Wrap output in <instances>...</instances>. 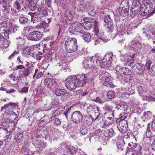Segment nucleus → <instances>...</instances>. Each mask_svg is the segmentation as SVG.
<instances>
[{
    "mask_svg": "<svg viewBox=\"0 0 155 155\" xmlns=\"http://www.w3.org/2000/svg\"><path fill=\"white\" fill-rule=\"evenodd\" d=\"M153 10V5L149 0H144L139 10L140 14L142 15H148L150 17L154 14V12Z\"/></svg>",
    "mask_w": 155,
    "mask_h": 155,
    "instance_id": "nucleus-1",
    "label": "nucleus"
},
{
    "mask_svg": "<svg viewBox=\"0 0 155 155\" xmlns=\"http://www.w3.org/2000/svg\"><path fill=\"white\" fill-rule=\"evenodd\" d=\"M36 12H29L28 15L31 17V21L34 23L44 19L45 17L48 15L47 9L46 8L38 9Z\"/></svg>",
    "mask_w": 155,
    "mask_h": 155,
    "instance_id": "nucleus-2",
    "label": "nucleus"
},
{
    "mask_svg": "<svg viewBox=\"0 0 155 155\" xmlns=\"http://www.w3.org/2000/svg\"><path fill=\"white\" fill-rule=\"evenodd\" d=\"M84 20L85 22L84 23H81L82 24V28L84 27V29L89 30L93 27L96 35H97L99 34L98 24L94 19L91 18H84Z\"/></svg>",
    "mask_w": 155,
    "mask_h": 155,
    "instance_id": "nucleus-3",
    "label": "nucleus"
},
{
    "mask_svg": "<svg viewBox=\"0 0 155 155\" xmlns=\"http://www.w3.org/2000/svg\"><path fill=\"white\" fill-rule=\"evenodd\" d=\"M100 80L102 82H103V85L108 87L113 88L115 86L111 81L112 78L110 74L105 71H103L99 75Z\"/></svg>",
    "mask_w": 155,
    "mask_h": 155,
    "instance_id": "nucleus-4",
    "label": "nucleus"
},
{
    "mask_svg": "<svg viewBox=\"0 0 155 155\" xmlns=\"http://www.w3.org/2000/svg\"><path fill=\"white\" fill-rule=\"evenodd\" d=\"M77 48V41L74 38H69L65 42V48L67 52L73 53L76 51Z\"/></svg>",
    "mask_w": 155,
    "mask_h": 155,
    "instance_id": "nucleus-5",
    "label": "nucleus"
},
{
    "mask_svg": "<svg viewBox=\"0 0 155 155\" xmlns=\"http://www.w3.org/2000/svg\"><path fill=\"white\" fill-rule=\"evenodd\" d=\"M114 71H116L114 72L116 74L117 78H118L121 79L122 77H123V74L124 75V77L126 78V82H128L130 80L131 77L128 74H127L125 71H127V70L125 68L121 67L119 66H117L115 68Z\"/></svg>",
    "mask_w": 155,
    "mask_h": 155,
    "instance_id": "nucleus-6",
    "label": "nucleus"
},
{
    "mask_svg": "<svg viewBox=\"0 0 155 155\" xmlns=\"http://www.w3.org/2000/svg\"><path fill=\"white\" fill-rule=\"evenodd\" d=\"M126 116L123 117H120L116 120L117 122L118 123L117 127L118 130L122 133L124 134L127 131L128 124L127 121L124 119Z\"/></svg>",
    "mask_w": 155,
    "mask_h": 155,
    "instance_id": "nucleus-7",
    "label": "nucleus"
},
{
    "mask_svg": "<svg viewBox=\"0 0 155 155\" xmlns=\"http://www.w3.org/2000/svg\"><path fill=\"white\" fill-rule=\"evenodd\" d=\"M4 125L3 128L5 131V139L11 138V134L13 133L15 130V124L13 122L7 123Z\"/></svg>",
    "mask_w": 155,
    "mask_h": 155,
    "instance_id": "nucleus-8",
    "label": "nucleus"
},
{
    "mask_svg": "<svg viewBox=\"0 0 155 155\" xmlns=\"http://www.w3.org/2000/svg\"><path fill=\"white\" fill-rule=\"evenodd\" d=\"M77 8L79 12H86L89 11L91 13H88V14H89L91 16H93L95 14L94 11L93 12L92 10L89 8L88 4L84 2H81L77 6Z\"/></svg>",
    "mask_w": 155,
    "mask_h": 155,
    "instance_id": "nucleus-9",
    "label": "nucleus"
},
{
    "mask_svg": "<svg viewBox=\"0 0 155 155\" xmlns=\"http://www.w3.org/2000/svg\"><path fill=\"white\" fill-rule=\"evenodd\" d=\"M74 76L69 77L65 81V86L68 89H75L78 85Z\"/></svg>",
    "mask_w": 155,
    "mask_h": 155,
    "instance_id": "nucleus-10",
    "label": "nucleus"
},
{
    "mask_svg": "<svg viewBox=\"0 0 155 155\" xmlns=\"http://www.w3.org/2000/svg\"><path fill=\"white\" fill-rule=\"evenodd\" d=\"M82 24L77 21L72 23L69 27V31L70 32L75 34L76 33L79 32L81 33L82 31L81 28Z\"/></svg>",
    "mask_w": 155,
    "mask_h": 155,
    "instance_id": "nucleus-11",
    "label": "nucleus"
},
{
    "mask_svg": "<svg viewBox=\"0 0 155 155\" xmlns=\"http://www.w3.org/2000/svg\"><path fill=\"white\" fill-rule=\"evenodd\" d=\"M71 117L73 122L78 124L82 122L83 115L79 111L77 110L72 113Z\"/></svg>",
    "mask_w": 155,
    "mask_h": 155,
    "instance_id": "nucleus-12",
    "label": "nucleus"
},
{
    "mask_svg": "<svg viewBox=\"0 0 155 155\" xmlns=\"http://www.w3.org/2000/svg\"><path fill=\"white\" fill-rule=\"evenodd\" d=\"M134 54H132L131 56L127 54H124L120 58L121 61L126 62L127 65L132 66L134 64Z\"/></svg>",
    "mask_w": 155,
    "mask_h": 155,
    "instance_id": "nucleus-13",
    "label": "nucleus"
},
{
    "mask_svg": "<svg viewBox=\"0 0 155 155\" xmlns=\"http://www.w3.org/2000/svg\"><path fill=\"white\" fill-rule=\"evenodd\" d=\"M83 64L85 68L94 69L95 64L92 60L91 57H88L83 61Z\"/></svg>",
    "mask_w": 155,
    "mask_h": 155,
    "instance_id": "nucleus-14",
    "label": "nucleus"
},
{
    "mask_svg": "<svg viewBox=\"0 0 155 155\" xmlns=\"http://www.w3.org/2000/svg\"><path fill=\"white\" fill-rule=\"evenodd\" d=\"M45 84L47 85L48 87L53 88L57 87L58 83L55 79L52 78H47L45 81Z\"/></svg>",
    "mask_w": 155,
    "mask_h": 155,
    "instance_id": "nucleus-15",
    "label": "nucleus"
},
{
    "mask_svg": "<svg viewBox=\"0 0 155 155\" xmlns=\"http://www.w3.org/2000/svg\"><path fill=\"white\" fill-rule=\"evenodd\" d=\"M133 68H136V72L138 74L142 75L144 72L145 68L144 65L142 64H134Z\"/></svg>",
    "mask_w": 155,
    "mask_h": 155,
    "instance_id": "nucleus-16",
    "label": "nucleus"
},
{
    "mask_svg": "<svg viewBox=\"0 0 155 155\" xmlns=\"http://www.w3.org/2000/svg\"><path fill=\"white\" fill-rule=\"evenodd\" d=\"M29 37L31 40L37 41L41 39L42 37V35L39 32L33 31L29 35Z\"/></svg>",
    "mask_w": 155,
    "mask_h": 155,
    "instance_id": "nucleus-17",
    "label": "nucleus"
},
{
    "mask_svg": "<svg viewBox=\"0 0 155 155\" xmlns=\"http://www.w3.org/2000/svg\"><path fill=\"white\" fill-rule=\"evenodd\" d=\"M76 81L78 85L83 87L86 84V81L85 80L84 74H80L77 76H74Z\"/></svg>",
    "mask_w": 155,
    "mask_h": 155,
    "instance_id": "nucleus-18",
    "label": "nucleus"
},
{
    "mask_svg": "<svg viewBox=\"0 0 155 155\" xmlns=\"http://www.w3.org/2000/svg\"><path fill=\"white\" fill-rule=\"evenodd\" d=\"M8 13L9 10L8 8V6L5 0H0V12Z\"/></svg>",
    "mask_w": 155,
    "mask_h": 155,
    "instance_id": "nucleus-19",
    "label": "nucleus"
},
{
    "mask_svg": "<svg viewBox=\"0 0 155 155\" xmlns=\"http://www.w3.org/2000/svg\"><path fill=\"white\" fill-rule=\"evenodd\" d=\"M80 35L82 36L84 40L87 43L90 42L92 39L91 35L88 32H83L82 31Z\"/></svg>",
    "mask_w": 155,
    "mask_h": 155,
    "instance_id": "nucleus-20",
    "label": "nucleus"
},
{
    "mask_svg": "<svg viewBox=\"0 0 155 155\" xmlns=\"http://www.w3.org/2000/svg\"><path fill=\"white\" fill-rule=\"evenodd\" d=\"M87 111L88 114H92L96 110H99V107L94 105L87 104Z\"/></svg>",
    "mask_w": 155,
    "mask_h": 155,
    "instance_id": "nucleus-21",
    "label": "nucleus"
},
{
    "mask_svg": "<svg viewBox=\"0 0 155 155\" xmlns=\"http://www.w3.org/2000/svg\"><path fill=\"white\" fill-rule=\"evenodd\" d=\"M104 20L105 22V26H107L108 28H110L113 25L112 22H111L110 16L109 15H105L104 17Z\"/></svg>",
    "mask_w": 155,
    "mask_h": 155,
    "instance_id": "nucleus-22",
    "label": "nucleus"
},
{
    "mask_svg": "<svg viewBox=\"0 0 155 155\" xmlns=\"http://www.w3.org/2000/svg\"><path fill=\"white\" fill-rule=\"evenodd\" d=\"M84 75L86 84L87 83H90L95 77V75L91 73H87L85 74H84Z\"/></svg>",
    "mask_w": 155,
    "mask_h": 155,
    "instance_id": "nucleus-23",
    "label": "nucleus"
},
{
    "mask_svg": "<svg viewBox=\"0 0 155 155\" xmlns=\"http://www.w3.org/2000/svg\"><path fill=\"white\" fill-rule=\"evenodd\" d=\"M103 134L105 137H111L115 135L114 130L112 129H110L104 130V131Z\"/></svg>",
    "mask_w": 155,
    "mask_h": 155,
    "instance_id": "nucleus-24",
    "label": "nucleus"
},
{
    "mask_svg": "<svg viewBox=\"0 0 155 155\" xmlns=\"http://www.w3.org/2000/svg\"><path fill=\"white\" fill-rule=\"evenodd\" d=\"M100 58V54H95L94 56H93L91 57L92 60L93 62H94L95 61H96V65L94 67V68L97 67V66H99L100 64V61L99 60Z\"/></svg>",
    "mask_w": 155,
    "mask_h": 155,
    "instance_id": "nucleus-25",
    "label": "nucleus"
},
{
    "mask_svg": "<svg viewBox=\"0 0 155 155\" xmlns=\"http://www.w3.org/2000/svg\"><path fill=\"white\" fill-rule=\"evenodd\" d=\"M67 91L62 88H56L55 89V94L58 96H61L65 94Z\"/></svg>",
    "mask_w": 155,
    "mask_h": 155,
    "instance_id": "nucleus-26",
    "label": "nucleus"
},
{
    "mask_svg": "<svg viewBox=\"0 0 155 155\" xmlns=\"http://www.w3.org/2000/svg\"><path fill=\"white\" fill-rule=\"evenodd\" d=\"M17 39L18 40L17 42L18 45L17 48L19 50H20L22 47L25 46L24 43L25 42V41L24 40L21 38H17Z\"/></svg>",
    "mask_w": 155,
    "mask_h": 155,
    "instance_id": "nucleus-27",
    "label": "nucleus"
},
{
    "mask_svg": "<svg viewBox=\"0 0 155 155\" xmlns=\"http://www.w3.org/2000/svg\"><path fill=\"white\" fill-rule=\"evenodd\" d=\"M117 146L118 148V151L123 150L124 148L125 143L123 141L121 140L118 141L116 143Z\"/></svg>",
    "mask_w": 155,
    "mask_h": 155,
    "instance_id": "nucleus-28",
    "label": "nucleus"
},
{
    "mask_svg": "<svg viewBox=\"0 0 155 155\" xmlns=\"http://www.w3.org/2000/svg\"><path fill=\"white\" fill-rule=\"evenodd\" d=\"M113 54L112 53H107L106 54L103 59L108 62V64H111V61L112 60Z\"/></svg>",
    "mask_w": 155,
    "mask_h": 155,
    "instance_id": "nucleus-29",
    "label": "nucleus"
},
{
    "mask_svg": "<svg viewBox=\"0 0 155 155\" xmlns=\"http://www.w3.org/2000/svg\"><path fill=\"white\" fill-rule=\"evenodd\" d=\"M99 110H96L92 114V115L90 114V116L91 117V120L92 121L98 118V117L100 115V114L99 112Z\"/></svg>",
    "mask_w": 155,
    "mask_h": 155,
    "instance_id": "nucleus-30",
    "label": "nucleus"
},
{
    "mask_svg": "<svg viewBox=\"0 0 155 155\" xmlns=\"http://www.w3.org/2000/svg\"><path fill=\"white\" fill-rule=\"evenodd\" d=\"M132 48L136 50H138L141 47V45L138 41H132L131 42Z\"/></svg>",
    "mask_w": 155,
    "mask_h": 155,
    "instance_id": "nucleus-31",
    "label": "nucleus"
},
{
    "mask_svg": "<svg viewBox=\"0 0 155 155\" xmlns=\"http://www.w3.org/2000/svg\"><path fill=\"white\" fill-rule=\"evenodd\" d=\"M65 19L69 21L72 20L73 18V15L71 11L70 10H67L65 13Z\"/></svg>",
    "mask_w": 155,
    "mask_h": 155,
    "instance_id": "nucleus-32",
    "label": "nucleus"
},
{
    "mask_svg": "<svg viewBox=\"0 0 155 155\" xmlns=\"http://www.w3.org/2000/svg\"><path fill=\"white\" fill-rule=\"evenodd\" d=\"M57 65L62 68L67 65V64L64 60L61 58H59L57 60Z\"/></svg>",
    "mask_w": 155,
    "mask_h": 155,
    "instance_id": "nucleus-33",
    "label": "nucleus"
},
{
    "mask_svg": "<svg viewBox=\"0 0 155 155\" xmlns=\"http://www.w3.org/2000/svg\"><path fill=\"white\" fill-rule=\"evenodd\" d=\"M13 9L18 11L19 12L21 8L20 2L18 0L15 1L13 4Z\"/></svg>",
    "mask_w": 155,
    "mask_h": 155,
    "instance_id": "nucleus-34",
    "label": "nucleus"
},
{
    "mask_svg": "<svg viewBox=\"0 0 155 155\" xmlns=\"http://www.w3.org/2000/svg\"><path fill=\"white\" fill-rule=\"evenodd\" d=\"M143 34H145L147 37L149 36V38H151L153 37L155 38V31L154 32H153L150 30H147L143 32Z\"/></svg>",
    "mask_w": 155,
    "mask_h": 155,
    "instance_id": "nucleus-35",
    "label": "nucleus"
},
{
    "mask_svg": "<svg viewBox=\"0 0 155 155\" xmlns=\"http://www.w3.org/2000/svg\"><path fill=\"white\" fill-rule=\"evenodd\" d=\"M23 134L21 132H19L16 134L15 139L16 140L18 143H20L23 139Z\"/></svg>",
    "mask_w": 155,
    "mask_h": 155,
    "instance_id": "nucleus-36",
    "label": "nucleus"
},
{
    "mask_svg": "<svg viewBox=\"0 0 155 155\" xmlns=\"http://www.w3.org/2000/svg\"><path fill=\"white\" fill-rule=\"evenodd\" d=\"M104 108L105 110L106 111V112H110L112 114V111H114L112 110L113 107L109 104H105L104 106Z\"/></svg>",
    "mask_w": 155,
    "mask_h": 155,
    "instance_id": "nucleus-37",
    "label": "nucleus"
},
{
    "mask_svg": "<svg viewBox=\"0 0 155 155\" xmlns=\"http://www.w3.org/2000/svg\"><path fill=\"white\" fill-rule=\"evenodd\" d=\"M32 69L30 67L24 68L23 73L24 76L25 77L28 76L31 72Z\"/></svg>",
    "mask_w": 155,
    "mask_h": 155,
    "instance_id": "nucleus-38",
    "label": "nucleus"
},
{
    "mask_svg": "<svg viewBox=\"0 0 155 155\" xmlns=\"http://www.w3.org/2000/svg\"><path fill=\"white\" fill-rule=\"evenodd\" d=\"M112 114L110 112H105L104 114L105 116L107 117L108 119L110 120H111L112 121L114 120V111H112Z\"/></svg>",
    "mask_w": 155,
    "mask_h": 155,
    "instance_id": "nucleus-39",
    "label": "nucleus"
},
{
    "mask_svg": "<svg viewBox=\"0 0 155 155\" xmlns=\"http://www.w3.org/2000/svg\"><path fill=\"white\" fill-rule=\"evenodd\" d=\"M143 114V116L144 118L148 120L151 119L152 116V113L150 111H148L145 112Z\"/></svg>",
    "mask_w": 155,
    "mask_h": 155,
    "instance_id": "nucleus-40",
    "label": "nucleus"
},
{
    "mask_svg": "<svg viewBox=\"0 0 155 155\" xmlns=\"http://www.w3.org/2000/svg\"><path fill=\"white\" fill-rule=\"evenodd\" d=\"M125 34L124 32L121 31L118 32L116 35V37L117 38H121V41H124V36Z\"/></svg>",
    "mask_w": 155,
    "mask_h": 155,
    "instance_id": "nucleus-41",
    "label": "nucleus"
},
{
    "mask_svg": "<svg viewBox=\"0 0 155 155\" xmlns=\"http://www.w3.org/2000/svg\"><path fill=\"white\" fill-rule=\"evenodd\" d=\"M32 0H23L22 3L24 5V8L26 9L29 5L32 2Z\"/></svg>",
    "mask_w": 155,
    "mask_h": 155,
    "instance_id": "nucleus-42",
    "label": "nucleus"
},
{
    "mask_svg": "<svg viewBox=\"0 0 155 155\" xmlns=\"http://www.w3.org/2000/svg\"><path fill=\"white\" fill-rule=\"evenodd\" d=\"M115 93L112 91H110L107 94V97L109 99H112L114 98L115 96Z\"/></svg>",
    "mask_w": 155,
    "mask_h": 155,
    "instance_id": "nucleus-43",
    "label": "nucleus"
},
{
    "mask_svg": "<svg viewBox=\"0 0 155 155\" xmlns=\"http://www.w3.org/2000/svg\"><path fill=\"white\" fill-rule=\"evenodd\" d=\"M19 21L21 24H24L28 23V20L26 18L21 17L19 18Z\"/></svg>",
    "mask_w": 155,
    "mask_h": 155,
    "instance_id": "nucleus-44",
    "label": "nucleus"
},
{
    "mask_svg": "<svg viewBox=\"0 0 155 155\" xmlns=\"http://www.w3.org/2000/svg\"><path fill=\"white\" fill-rule=\"evenodd\" d=\"M36 8V5L34 3L31 2V4L28 7L27 9H28L32 11H34Z\"/></svg>",
    "mask_w": 155,
    "mask_h": 155,
    "instance_id": "nucleus-45",
    "label": "nucleus"
},
{
    "mask_svg": "<svg viewBox=\"0 0 155 155\" xmlns=\"http://www.w3.org/2000/svg\"><path fill=\"white\" fill-rule=\"evenodd\" d=\"M55 2H57V4L59 5H61L62 7L64 8H65L67 5L66 3H64L62 2V0H54Z\"/></svg>",
    "mask_w": 155,
    "mask_h": 155,
    "instance_id": "nucleus-46",
    "label": "nucleus"
},
{
    "mask_svg": "<svg viewBox=\"0 0 155 155\" xmlns=\"http://www.w3.org/2000/svg\"><path fill=\"white\" fill-rule=\"evenodd\" d=\"M111 65V64H108V62L103 59L102 62V67L103 68L109 67Z\"/></svg>",
    "mask_w": 155,
    "mask_h": 155,
    "instance_id": "nucleus-47",
    "label": "nucleus"
},
{
    "mask_svg": "<svg viewBox=\"0 0 155 155\" xmlns=\"http://www.w3.org/2000/svg\"><path fill=\"white\" fill-rule=\"evenodd\" d=\"M48 26V24L46 23L45 21H42L41 22L39 25H37V28H45L46 27Z\"/></svg>",
    "mask_w": 155,
    "mask_h": 155,
    "instance_id": "nucleus-48",
    "label": "nucleus"
},
{
    "mask_svg": "<svg viewBox=\"0 0 155 155\" xmlns=\"http://www.w3.org/2000/svg\"><path fill=\"white\" fill-rule=\"evenodd\" d=\"M140 3L138 0H133L132 6L133 7H136L140 5Z\"/></svg>",
    "mask_w": 155,
    "mask_h": 155,
    "instance_id": "nucleus-49",
    "label": "nucleus"
},
{
    "mask_svg": "<svg viewBox=\"0 0 155 155\" xmlns=\"http://www.w3.org/2000/svg\"><path fill=\"white\" fill-rule=\"evenodd\" d=\"M8 45H9L8 44V41L6 40L4 41L3 44H2L1 43H0V48H5L8 47Z\"/></svg>",
    "mask_w": 155,
    "mask_h": 155,
    "instance_id": "nucleus-50",
    "label": "nucleus"
},
{
    "mask_svg": "<svg viewBox=\"0 0 155 155\" xmlns=\"http://www.w3.org/2000/svg\"><path fill=\"white\" fill-rule=\"evenodd\" d=\"M5 131L3 127H0V137H3L5 138Z\"/></svg>",
    "mask_w": 155,
    "mask_h": 155,
    "instance_id": "nucleus-51",
    "label": "nucleus"
},
{
    "mask_svg": "<svg viewBox=\"0 0 155 155\" xmlns=\"http://www.w3.org/2000/svg\"><path fill=\"white\" fill-rule=\"evenodd\" d=\"M124 12V11L123 10L122 8H119L117 11V15L118 16H122L123 13Z\"/></svg>",
    "mask_w": 155,
    "mask_h": 155,
    "instance_id": "nucleus-52",
    "label": "nucleus"
},
{
    "mask_svg": "<svg viewBox=\"0 0 155 155\" xmlns=\"http://www.w3.org/2000/svg\"><path fill=\"white\" fill-rule=\"evenodd\" d=\"M128 5V2L127 0H123L120 4V5L121 6L122 8L123 7H127Z\"/></svg>",
    "mask_w": 155,
    "mask_h": 155,
    "instance_id": "nucleus-53",
    "label": "nucleus"
},
{
    "mask_svg": "<svg viewBox=\"0 0 155 155\" xmlns=\"http://www.w3.org/2000/svg\"><path fill=\"white\" fill-rule=\"evenodd\" d=\"M32 28V27L31 26L28 25L24 28L23 31L24 32L27 33Z\"/></svg>",
    "mask_w": 155,
    "mask_h": 155,
    "instance_id": "nucleus-54",
    "label": "nucleus"
},
{
    "mask_svg": "<svg viewBox=\"0 0 155 155\" xmlns=\"http://www.w3.org/2000/svg\"><path fill=\"white\" fill-rule=\"evenodd\" d=\"M147 137L150 138L151 136L152 133L150 131V128L147 127L145 133Z\"/></svg>",
    "mask_w": 155,
    "mask_h": 155,
    "instance_id": "nucleus-55",
    "label": "nucleus"
},
{
    "mask_svg": "<svg viewBox=\"0 0 155 155\" xmlns=\"http://www.w3.org/2000/svg\"><path fill=\"white\" fill-rule=\"evenodd\" d=\"M16 104L15 103H13L11 102H10L9 104H5V106H6V108H11V107L12 108H14L16 106Z\"/></svg>",
    "mask_w": 155,
    "mask_h": 155,
    "instance_id": "nucleus-56",
    "label": "nucleus"
},
{
    "mask_svg": "<svg viewBox=\"0 0 155 155\" xmlns=\"http://www.w3.org/2000/svg\"><path fill=\"white\" fill-rule=\"evenodd\" d=\"M151 63L152 61H151L149 60L147 61L145 65L147 70H150V66Z\"/></svg>",
    "mask_w": 155,
    "mask_h": 155,
    "instance_id": "nucleus-57",
    "label": "nucleus"
},
{
    "mask_svg": "<svg viewBox=\"0 0 155 155\" xmlns=\"http://www.w3.org/2000/svg\"><path fill=\"white\" fill-rule=\"evenodd\" d=\"M31 49L32 47H29L26 49V52H25V53L26 54L31 55V54L33 52V51L31 50Z\"/></svg>",
    "mask_w": 155,
    "mask_h": 155,
    "instance_id": "nucleus-58",
    "label": "nucleus"
},
{
    "mask_svg": "<svg viewBox=\"0 0 155 155\" xmlns=\"http://www.w3.org/2000/svg\"><path fill=\"white\" fill-rule=\"evenodd\" d=\"M103 41L101 38H98L94 41V45H97L100 44Z\"/></svg>",
    "mask_w": 155,
    "mask_h": 155,
    "instance_id": "nucleus-59",
    "label": "nucleus"
},
{
    "mask_svg": "<svg viewBox=\"0 0 155 155\" xmlns=\"http://www.w3.org/2000/svg\"><path fill=\"white\" fill-rule=\"evenodd\" d=\"M28 87H22L21 89V90L19 91V92L20 93H26L28 92Z\"/></svg>",
    "mask_w": 155,
    "mask_h": 155,
    "instance_id": "nucleus-60",
    "label": "nucleus"
},
{
    "mask_svg": "<svg viewBox=\"0 0 155 155\" xmlns=\"http://www.w3.org/2000/svg\"><path fill=\"white\" fill-rule=\"evenodd\" d=\"M80 132L83 135H84L87 133V129L85 127L82 128Z\"/></svg>",
    "mask_w": 155,
    "mask_h": 155,
    "instance_id": "nucleus-61",
    "label": "nucleus"
},
{
    "mask_svg": "<svg viewBox=\"0 0 155 155\" xmlns=\"http://www.w3.org/2000/svg\"><path fill=\"white\" fill-rule=\"evenodd\" d=\"M138 91L140 95L143 94V89L141 86H140L138 87Z\"/></svg>",
    "mask_w": 155,
    "mask_h": 155,
    "instance_id": "nucleus-62",
    "label": "nucleus"
},
{
    "mask_svg": "<svg viewBox=\"0 0 155 155\" xmlns=\"http://www.w3.org/2000/svg\"><path fill=\"white\" fill-rule=\"evenodd\" d=\"M61 123V121L58 118H56L54 121V124L56 126L59 125Z\"/></svg>",
    "mask_w": 155,
    "mask_h": 155,
    "instance_id": "nucleus-63",
    "label": "nucleus"
},
{
    "mask_svg": "<svg viewBox=\"0 0 155 155\" xmlns=\"http://www.w3.org/2000/svg\"><path fill=\"white\" fill-rule=\"evenodd\" d=\"M151 127L152 129L155 132V119L152 121Z\"/></svg>",
    "mask_w": 155,
    "mask_h": 155,
    "instance_id": "nucleus-64",
    "label": "nucleus"
}]
</instances>
